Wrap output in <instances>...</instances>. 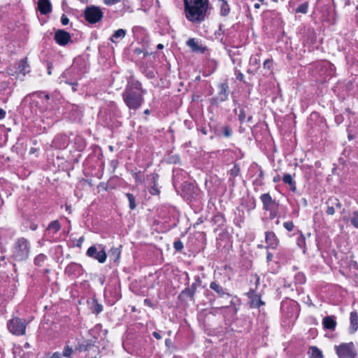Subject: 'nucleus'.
I'll return each instance as SVG.
<instances>
[{"instance_id":"nucleus-1","label":"nucleus","mask_w":358,"mask_h":358,"mask_svg":"<svg viewBox=\"0 0 358 358\" xmlns=\"http://www.w3.org/2000/svg\"><path fill=\"white\" fill-rule=\"evenodd\" d=\"M147 93L148 90L143 88L141 82L131 76L127 80V85L122 93V97L130 110L136 111L144 103V96Z\"/></svg>"},{"instance_id":"nucleus-2","label":"nucleus","mask_w":358,"mask_h":358,"mask_svg":"<svg viewBox=\"0 0 358 358\" xmlns=\"http://www.w3.org/2000/svg\"><path fill=\"white\" fill-rule=\"evenodd\" d=\"M184 14L187 20L194 24H201L211 13L209 0H183Z\"/></svg>"},{"instance_id":"nucleus-3","label":"nucleus","mask_w":358,"mask_h":358,"mask_svg":"<svg viewBox=\"0 0 358 358\" xmlns=\"http://www.w3.org/2000/svg\"><path fill=\"white\" fill-rule=\"evenodd\" d=\"M52 96L45 91H36L27 94L22 101V105L29 103L30 113H44L52 108Z\"/></svg>"},{"instance_id":"nucleus-4","label":"nucleus","mask_w":358,"mask_h":358,"mask_svg":"<svg viewBox=\"0 0 358 358\" xmlns=\"http://www.w3.org/2000/svg\"><path fill=\"white\" fill-rule=\"evenodd\" d=\"M187 175L186 172L179 169L173 171V183L175 187L180 185L181 187L182 195L187 201H198L202 199L203 192L200 189L191 182H181L180 177Z\"/></svg>"},{"instance_id":"nucleus-5","label":"nucleus","mask_w":358,"mask_h":358,"mask_svg":"<svg viewBox=\"0 0 358 358\" xmlns=\"http://www.w3.org/2000/svg\"><path fill=\"white\" fill-rule=\"evenodd\" d=\"M209 288L212 291L209 296H213L214 298L230 299L229 305L222 306L220 308H231L234 315L237 313L241 304V300L238 296L231 294L229 290L222 286L218 280L210 282Z\"/></svg>"},{"instance_id":"nucleus-6","label":"nucleus","mask_w":358,"mask_h":358,"mask_svg":"<svg viewBox=\"0 0 358 358\" xmlns=\"http://www.w3.org/2000/svg\"><path fill=\"white\" fill-rule=\"evenodd\" d=\"M121 113L114 102H110L106 108L99 113V118L104 126L113 129L121 126L120 121Z\"/></svg>"},{"instance_id":"nucleus-7","label":"nucleus","mask_w":358,"mask_h":358,"mask_svg":"<svg viewBox=\"0 0 358 358\" xmlns=\"http://www.w3.org/2000/svg\"><path fill=\"white\" fill-rule=\"evenodd\" d=\"M31 243L24 237L17 238L13 243L10 258L13 262H24L29 259L31 253Z\"/></svg>"},{"instance_id":"nucleus-8","label":"nucleus","mask_w":358,"mask_h":358,"mask_svg":"<svg viewBox=\"0 0 358 358\" xmlns=\"http://www.w3.org/2000/svg\"><path fill=\"white\" fill-rule=\"evenodd\" d=\"M88 68L85 61L79 59L73 62V64L69 69H66L62 74V82L65 83L76 82L81 79L83 74L87 72Z\"/></svg>"},{"instance_id":"nucleus-9","label":"nucleus","mask_w":358,"mask_h":358,"mask_svg":"<svg viewBox=\"0 0 358 358\" xmlns=\"http://www.w3.org/2000/svg\"><path fill=\"white\" fill-rule=\"evenodd\" d=\"M282 316L285 319H296L299 315V305L294 300L286 299L281 302Z\"/></svg>"},{"instance_id":"nucleus-10","label":"nucleus","mask_w":358,"mask_h":358,"mask_svg":"<svg viewBox=\"0 0 358 358\" xmlns=\"http://www.w3.org/2000/svg\"><path fill=\"white\" fill-rule=\"evenodd\" d=\"M334 350L338 358H358L357 349L353 342L335 345Z\"/></svg>"},{"instance_id":"nucleus-11","label":"nucleus","mask_w":358,"mask_h":358,"mask_svg":"<svg viewBox=\"0 0 358 358\" xmlns=\"http://www.w3.org/2000/svg\"><path fill=\"white\" fill-rule=\"evenodd\" d=\"M27 324L25 321L19 317H13L7 322L8 331L15 336H22L25 334Z\"/></svg>"},{"instance_id":"nucleus-12","label":"nucleus","mask_w":358,"mask_h":358,"mask_svg":"<svg viewBox=\"0 0 358 358\" xmlns=\"http://www.w3.org/2000/svg\"><path fill=\"white\" fill-rule=\"evenodd\" d=\"M83 14L85 20L90 24L97 23L100 22L103 17L101 9L96 6L86 7Z\"/></svg>"},{"instance_id":"nucleus-13","label":"nucleus","mask_w":358,"mask_h":358,"mask_svg":"<svg viewBox=\"0 0 358 358\" xmlns=\"http://www.w3.org/2000/svg\"><path fill=\"white\" fill-rule=\"evenodd\" d=\"M86 255L90 258L97 260L101 264L104 263L107 258V254L103 245L90 246L87 250Z\"/></svg>"},{"instance_id":"nucleus-14","label":"nucleus","mask_w":358,"mask_h":358,"mask_svg":"<svg viewBox=\"0 0 358 358\" xmlns=\"http://www.w3.org/2000/svg\"><path fill=\"white\" fill-rule=\"evenodd\" d=\"M249 174L253 178L252 184L255 186V190L257 191V187L264 185V172L261 166L257 164H252L249 169Z\"/></svg>"},{"instance_id":"nucleus-15","label":"nucleus","mask_w":358,"mask_h":358,"mask_svg":"<svg viewBox=\"0 0 358 358\" xmlns=\"http://www.w3.org/2000/svg\"><path fill=\"white\" fill-rule=\"evenodd\" d=\"M217 94L210 99L213 105L218 106L220 103L226 101L229 98V87L227 81L218 85Z\"/></svg>"},{"instance_id":"nucleus-16","label":"nucleus","mask_w":358,"mask_h":358,"mask_svg":"<svg viewBox=\"0 0 358 358\" xmlns=\"http://www.w3.org/2000/svg\"><path fill=\"white\" fill-rule=\"evenodd\" d=\"M104 296L111 305L115 304L121 298L119 286L116 283L108 285L104 291Z\"/></svg>"},{"instance_id":"nucleus-17","label":"nucleus","mask_w":358,"mask_h":358,"mask_svg":"<svg viewBox=\"0 0 358 358\" xmlns=\"http://www.w3.org/2000/svg\"><path fill=\"white\" fill-rule=\"evenodd\" d=\"M318 69L321 71V76L324 79L330 78L335 75L336 67L335 66L328 61H322L317 66Z\"/></svg>"},{"instance_id":"nucleus-18","label":"nucleus","mask_w":358,"mask_h":358,"mask_svg":"<svg viewBox=\"0 0 358 358\" xmlns=\"http://www.w3.org/2000/svg\"><path fill=\"white\" fill-rule=\"evenodd\" d=\"M215 135L219 138H230L233 136V130L227 124H220L213 129Z\"/></svg>"},{"instance_id":"nucleus-19","label":"nucleus","mask_w":358,"mask_h":358,"mask_svg":"<svg viewBox=\"0 0 358 358\" xmlns=\"http://www.w3.org/2000/svg\"><path fill=\"white\" fill-rule=\"evenodd\" d=\"M69 143L67 135L64 134H57L52 141L51 147L55 150H64Z\"/></svg>"},{"instance_id":"nucleus-20","label":"nucleus","mask_w":358,"mask_h":358,"mask_svg":"<svg viewBox=\"0 0 358 358\" xmlns=\"http://www.w3.org/2000/svg\"><path fill=\"white\" fill-rule=\"evenodd\" d=\"M64 272L69 277L78 278L83 274L84 269L80 264L71 262L65 268Z\"/></svg>"},{"instance_id":"nucleus-21","label":"nucleus","mask_w":358,"mask_h":358,"mask_svg":"<svg viewBox=\"0 0 358 358\" xmlns=\"http://www.w3.org/2000/svg\"><path fill=\"white\" fill-rule=\"evenodd\" d=\"M55 42L62 46H64L71 41V35L64 29L57 30L54 36Z\"/></svg>"},{"instance_id":"nucleus-22","label":"nucleus","mask_w":358,"mask_h":358,"mask_svg":"<svg viewBox=\"0 0 358 358\" xmlns=\"http://www.w3.org/2000/svg\"><path fill=\"white\" fill-rule=\"evenodd\" d=\"M76 350L80 352H87V355H90V350H93L94 354H97L99 348L95 345V341L86 340L80 343Z\"/></svg>"},{"instance_id":"nucleus-23","label":"nucleus","mask_w":358,"mask_h":358,"mask_svg":"<svg viewBox=\"0 0 358 358\" xmlns=\"http://www.w3.org/2000/svg\"><path fill=\"white\" fill-rule=\"evenodd\" d=\"M260 199L263 203L264 210H272V208L278 207V203L272 199L269 193H265L261 195Z\"/></svg>"},{"instance_id":"nucleus-24","label":"nucleus","mask_w":358,"mask_h":358,"mask_svg":"<svg viewBox=\"0 0 358 358\" xmlns=\"http://www.w3.org/2000/svg\"><path fill=\"white\" fill-rule=\"evenodd\" d=\"M265 242L266 248L275 249L279 243V240L273 231L265 232Z\"/></svg>"},{"instance_id":"nucleus-25","label":"nucleus","mask_w":358,"mask_h":358,"mask_svg":"<svg viewBox=\"0 0 358 358\" xmlns=\"http://www.w3.org/2000/svg\"><path fill=\"white\" fill-rule=\"evenodd\" d=\"M195 294L196 292L190 288L188 285L178 294V299L181 301H186L187 299H189L190 301L194 302Z\"/></svg>"},{"instance_id":"nucleus-26","label":"nucleus","mask_w":358,"mask_h":358,"mask_svg":"<svg viewBox=\"0 0 358 358\" xmlns=\"http://www.w3.org/2000/svg\"><path fill=\"white\" fill-rule=\"evenodd\" d=\"M134 37L142 42L146 41L148 39L147 29L141 26H135L132 28Z\"/></svg>"},{"instance_id":"nucleus-27","label":"nucleus","mask_w":358,"mask_h":358,"mask_svg":"<svg viewBox=\"0 0 358 358\" xmlns=\"http://www.w3.org/2000/svg\"><path fill=\"white\" fill-rule=\"evenodd\" d=\"M217 8L219 10V15L222 17H227L231 13V6L228 0H219Z\"/></svg>"},{"instance_id":"nucleus-28","label":"nucleus","mask_w":358,"mask_h":358,"mask_svg":"<svg viewBox=\"0 0 358 358\" xmlns=\"http://www.w3.org/2000/svg\"><path fill=\"white\" fill-rule=\"evenodd\" d=\"M234 112L238 116V120L241 124H243L245 122H252V116L251 115H248L244 108L240 107L238 108H236L234 110Z\"/></svg>"},{"instance_id":"nucleus-29","label":"nucleus","mask_w":358,"mask_h":358,"mask_svg":"<svg viewBox=\"0 0 358 358\" xmlns=\"http://www.w3.org/2000/svg\"><path fill=\"white\" fill-rule=\"evenodd\" d=\"M358 330V313L353 310L350 313V327L348 331L350 334H353Z\"/></svg>"},{"instance_id":"nucleus-30","label":"nucleus","mask_w":358,"mask_h":358,"mask_svg":"<svg viewBox=\"0 0 358 358\" xmlns=\"http://www.w3.org/2000/svg\"><path fill=\"white\" fill-rule=\"evenodd\" d=\"M322 325L325 329L334 331L337 325L336 317L334 315L324 317L322 320Z\"/></svg>"},{"instance_id":"nucleus-31","label":"nucleus","mask_w":358,"mask_h":358,"mask_svg":"<svg viewBox=\"0 0 358 358\" xmlns=\"http://www.w3.org/2000/svg\"><path fill=\"white\" fill-rule=\"evenodd\" d=\"M38 9L42 15H47L51 13L52 4L50 0H38Z\"/></svg>"},{"instance_id":"nucleus-32","label":"nucleus","mask_w":358,"mask_h":358,"mask_svg":"<svg viewBox=\"0 0 358 358\" xmlns=\"http://www.w3.org/2000/svg\"><path fill=\"white\" fill-rule=\"evenodd\" d=\"M87 303L92 313L99 314L103 310V306L99 303L96 298L87 300Z\"/></svg>"},{"instance_id":"nucleus-33","label":"nucleus","mask_w":358,"mask_h":358,"mask_svg":"<svg viewBox=\"0 0 358 358\" xmlns=\"http://www.w3.org/2000/svg\"><path fill=\"white\" fill-rule=\"evenodd\" d=\"M15 66L18 75L22 74V76H25L30 71V66L27 64V59H21Z\"/></svg>"},{"instance_id":"nucleus-34","label":"nucleus","mask_w":358,"mask_h":358,"mask_svg":"<svg viewBox=\"0 0 358 358\" xmlns=\"http://www.w3.org/2000/svg\"><path fill=\"white\" fill-rule=\"evenodd\" d=\"M186 44L193 52H203L205 50V48L200 45L195 38H189L187 41Z\"/></svg>"},{"instance_id":"nucleus-35","label":"nucleus","mask_w":358,"mask_h":358,"mask_svg":"<svg viewBox=\"0 0 358 358\" xmlns=\"http://www.w3.org/2000/svg\"><path fill=\"white\" fill-rule=\"evenodd\" d=\"M121 248L122 245H119V247H113L110 248L109 251V257L110 261L113 262H117L120 259L121 255Z\"/></svg>"},{"instance_id":"nucleus-36","label":"nucleus","mask_w":358,"mask_h":358,"mask_svg":"<svg viewBox=\"0 0 358 358\" xmlns=\"http://www.w3.org/2000/svg\"><path fill=\"white\" fill-rule=\"evenodd\" d=\"M17 71L16 66H8L5 71H0V80L2 78H6L7 76H17Z\"/></svg>"},{"instance_id":"nucleus-37","label":"nucleus","mask_w":358,"mask_h":358,"mask_svg":"<svg viewBox=\"0 0 358 358\" xmlns=\"http://www.w3.org/2000/svg\"><path fill=\"white\" fill-rule=\"evenodd\" d=\"M227 54L234 64H236V65H237V66H239V67L241 66L242 59L240 57V54H239L238 51L235 52V51L229 50L227 51Z\"/></svg>"},{"instance_id":"nucleus-38","label":"nucleus","mask_w":358,"mask_h":358,"mask_svg":"<svg viewBox=\"0 0 358 358\" xmlns=\"http://www.w3.org/2000/svg\"><path fill=\"white\" fill-rule=\"evenodd\" d=\"M212 222L218 228H221L226 223V219L222 213L217 212L212 218Z\"/></svg>"},{"instance_id":"nucleus-39","label":"nucleus","mask_w":358,"mask_h":358,"mask_svg":"<svg viewBox=\"0 0 358 358\" xmlns=\"http://www.w3.org/2000/svg\"><path fill=\"white\" fill-rule=\"evenodd\" d=\"M127 31L123 29H119L114 31L110 39L113 43H117L124 38Z\"/></svg>"},{"instance_id":"nucleus-40","label":"nucleus","mask_w":358,"mask_h":358,"mask_svg":"<svg viewBox=\"0 0 358 358\" xmlns=\"http://www.w3.org/2000/svg\"><path fill=\"white\" fill-rule=\"evenodd\" d=\"M284 183L287 184L289 186V189L292 192H295L296 189V182L293 180L292 176L289 173L284 174L282 178Z\"/></svg>"},{"instance_id":"nucleus-41","label":"nucleus","mask_w":358,"mask_h":358,"mask_svg":"<svg viewBox=\"0 0 358 358\" xmlns=\"http://www.w3.org/2000/svg\"><path fill=\"white\" fill-rule=\"evenodd\" d=\"M277 257L281 263H285L291 259V254L287 250H280L277 254Z\"/></svg>"},{"instance_id":"nucleus-42","label":"nucleus","mask_w":358,"mask_h":358,"mask_svg":"<svg viewBox=\"0 0 358 358\" xmlns=\"http://www.w3.org/2000/svg\"><path fill=\"white\" fill-rule=\"evenodd\" d=\"M61 229V225L58 220H53L50 222L47 227V231L52 233V234H57Z\"/></svg>"},{"instance_id":"nucleus-43","label":"nucleus","mask_w":358,"mask_h":358,"mask_svg":"<svg viewBox=\"0 0 358 358\" xmlns=\"http://www.w3.org/2000/svg\"><path fill=\"white\" fill-rule=\"evenodd\" d=\"M74 354L73 348L69 343H66L62 352V356L65 358H73Z\"/></svg>"},{"instance_id":"nucleus-44","label":"nucleus","mask_w":358,"mask_h":358,"mask_svg":"<svg viewBox=\"0 0 358 358\" xmlns=\"http://www.w3.org/2000/svg\"><path fill=\"white\" fill-rule=\"evenodd\" d=\"M264 302L261 299L260 296L254 295L251 297L250 307L252 308H259L261 306L264 305Z\"/></svg>"},{"instance_id":"nucleus-45","label":"nucleus","mask_w":358,"mask_h":358,"mask_svg":"<svg viewBox=\"0 0 358 358\" xmlns=\"http://www.w3.org/2000/svg\"><path fill=\"white\" fill-rule=\"evenodd\" d=\"M308 353L311 358H323L322 352L316 346L310 347Z\"/></svg>"},{"instance_id":"nucleus-46","label":"nucleus","mask_w":358,"mask_h":358,"mask_svg":"<svg viewBox=\"0 0 358 358\" xmlns=\"http://www.w3.org/2000/svg\"><path fill=\"white\" fill-rule=\"evenodd\" d=\"M158 178V175L157 174H155L152 177V179H153V185L149 189V193L152 195H158L159 194V189L157 187V180Z\"/></svg>"},{"instance_id":"nucleus-47","label":"nucleus","mask_w":358,"mask_h":358,"mask_svg":"<svg viewBox=\"0 0 358 358\" xmlns=\"http://www.w3.org/2000/svg\"><path fill=\"white\" fill-rule=\"evenodd\" d=\"M47 259L48 257L44 254L41 253L34 258V264L35 266H42Z\"/></svg>"},{"instance_id":"nucleus-48","label":"nucleus","mask_w":358,"mask_h":358,"mask_svg":"<svg viewBox=\"0 0 358 358\" xmlns=\"http://www.w3.org/2000/svg\"><path fill=\"white\" fill-rule=\"evenodd\" d=\"M126 197L129 201V207L131 210H134L136 208V196L131 193H126Z\"/></svg>"},{"instance_id":"nucleus-49","label":"nucleus","mask_w":358,"mask_h":358,"mask_svg":"<svg viewBox=\"0 0 358 358\" xmlns=\"http://www.w3.org/2000/svg\"><path fill=\"white\" fill-rule=\"evenodd\" d=\"M194 279V282L193 283H192V285H189V287L190 288H192V289H194L195 292H196L197 288L201 286L202 280H201V278L199 275H195Z\"/></svg>"},{"instance_id":"nucleus-50","label":"nucleus","mask_w":358,"mask_h":358,"mask_svg":"<svg viewBox=\"0 0 358 358\" xmlns=\"http://www.w3.org/2000/svg\"><path fill=\"white\" fill-rule=\"evenodd\" d=\"M308 3L304 2L301 4H300L295 10L296 13H302V14H306L308 10Z\"/></svg>"},{"instance_id":"nucleus-51","label":"nucleus","mask_w":358,"mask_h":358,"mask_svg":"<svg viewBox=\"0 0 358 358\" xmlns=\"http://www.w3.org/2000/svg\"><path fill=\"white\" fill-rule=\"evenodd\" d=\"M306 278L303 273L299 272L294 275V282L296 284L303 285L306 282Z\"/></svg>"},{"instance_id":"nucleus-52","label":"nucleus","mask_w":358,"mask_h":358,"mask_svg":"<svg viewBox=\"0 0 358 358\" xmlns=\"http://www.w3.org/2000/svg\"><path fill=\"white\" fill-rule=\"evenodd\" d=\"M350 223L356 229H358V211H354L350 217Z\"/></svg>"},{"instance_id":"nucleus-53","label":"nucleus","mask_w":358,"mask_h":358,"mask_svg":"<svg viewBox=\"0 0 358 358\" xmlns=\"http://www.w3.org/2000/svg\"><path fill=\"white\" fill-rule=\"evenodd\" d=\"M132 177L134 178L136 183H141L143 181L142 173L141 171H134L131 172Z\"/></svg>"},{"instance_id":"nucleus-54","label":"nucleus","mask_w":358,"mask_h":358,"mask_svg":"<svg viewBox=\"0 0 358 358\" xmlns=\"http://www.w3.org/2000/svg\"><path fill=\"white\" fill-rule=\"evenodd\" d=\"M10 83L9 80H6L5 78L0 80V93L4 92L10 85Z\"/></svg>"},{"instance_id":"nucleus-55","label":"nucleus","mask_w":358,"mask_h":358,"mask_svg":"<svg viewBox=\"0 0 358 358\" xmlns=\"http://www.w3.org/2000/svg\"><path fill=\"white\" fill-rule=\"evenodd\" d=\"M230 176L235 178L238 176L240 173V167L238 164H234L233 167L229 171Z\"/></svg>"},{"instance_id":"nucleus-56","label":"nucleus","mask_w":358,"mask_h":358,"mask_svg":"<svg viewBox=\"0 0 358 358\" xmlns=\"http://www.w3.org/2000/svg\"><path fill=\"white\" fill-rule=\"evenodd\" d=\"M299 236L296 239V244L301 248H303L306 245V238L301 231H299Z\"/></svg>"},{"instance_id":"nucleus-57","label":"nucleus","mask_w":358,"mask_h":358,"mask_svg":"<svg viewBox=\"0 0 358 358\" xmlns=\"http://www.w3.org/2000/svg\"><path fill=\"white\" fill-rule=\"evenodd\" d=\"M327 204H331V205H333L334 206V208L336 207V208H339V209L342 207L341 203L336 198L329 199L327 201Z\"/></svg>"},{"instance_id":"nucleus-58","label":"nucleus","mask_w":358,"mask_h":358,"mask_svg":"<svg viewBox=\"0 0 358 358\" xmlns=\"http://www.w3.org/2000/svg\"><path fill=\"white\" fill-rule=\"evenodd\" d=\"M260 63V59L257 56L252 55L249 60V64L250 66H259Z\"/></svg>"},{"instance_id":"nucleus-59","label":"nucleus","mask_w":358,"mask_h":358,"mask_svg":"<svg viewBox=\"0 0 358 358\" xmlns=\"http://www.w3.org/2000/svg\"><path fill=\"white\" fill-rule=\"evenodd\" d=\"M234 72L238 80L244 82V75L238 69L237 66L234 67Z\"/></svg>"},{"instance_id":"nucleus-60","label":"nucleus","mask_w":358,"mask_h":358,"mask_svg":"<svg viewBox=\"0 0 358 358\" xmlns=\"http://www.w3.org/2000/svg\"><path fill=\"white\" fill-rule=\"evenodd\" d=\"M173 248L176 251L180 252L183 248V243L180 240H177L173 243Z\"/></svg>"},{"instance_id":"nucleus-61","label":"nucleus","mask_w":358,"mask_h":358,"mask_svg":"<svg viewBox=\"0 0 358 358\" xmlns=\"http://www.w3.org/2000/svg\"><path fill=\"white\" fill-rule=\"evenodd\" d=\"M283 227L288 231H292L294 230V224L292 221H288L283 223Z\"/></svg>"},{"instance_id":"nucleus-62","label":"nucleus","mask_w":358,"mask_h":358,"mask_svg":"<svg viewBox=\"0 0 358 358\" xmlns=\"http://www.w3.org/2000/svg\"><path fill=\"white\" fill-rule=\"evenodd\" d=\"M101 324H97V325H96V326L94 327V329H91V330H90V334L93 336V337H94V338L95 340H96V339H97V337H96V334H98V333H99V331L101 330Z\"/></svg>"},{"instance_id":"nucleus-63","label":"nucleus","mask_w":358,"mask_h":358,"mask_svg":"<svg viewBox=\"0 0 358 358\" xmlns=\"http://www.w3.org/2000/svg\"><path fill=\"white\" fill-rule=\"evenodd\" d=\"M268 211H269V219L273 220L278 215V207L272 208V210H268Z\"/></svg>"},{"instance_id":"nucleus-64","label":"nucleus","mask_w":358,"mask_h":358,"mask_svg":"<svg viewBox=\"0 0 358 358\" xmlns=\"http://www.w3.org/2000/svg\"><path fill=\"white\" fill-rule=\"evenodd\" d=\"M334 121H335V123L337 124V125H340L341 124H342L344 121V117L343 115L341 114H337L335 115L334 117Z\"/></svg>"}]
</instances>
